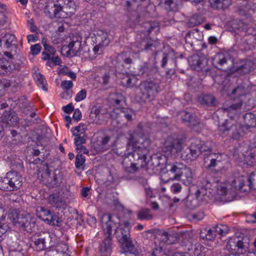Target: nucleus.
<instances>
[{"label": "nucleus", "mask_w": 256, "mask_h": 256, "mask_svg": "<svg viewBox=\"0 0 256 256\" xmlns=\"http://www.w3.org/2000/svg\"><path fill=\"white\" fill-rule=\"evenodd\" d=\"M150 140L130 134L128 138L126 152L122 164L124 171L134 174L148 164L146 156L148 152Z\"/></svg>", "instance_id": "1"}, {"label": "nucleus", "mask_w": 256, "mask_h": 256, "mask_svg": "<svg viewBox=\"0 0 256 256\" xmlns=\"http://www.w3.org/2000/svg\"><path fill=\"white\" fill-rule=\"evenodd\" d=\"M76 6L72 0H48L44 10V12L50 18H60L64 16L74 14Z\"/></svg>", "instance_id": "2"}, {"label": "nucleus", "mask_w": 256, "mask_h": 256, "mask_svg": "<svg viewBox=\"0 0 256 256\" xmlns=\"http://www.w3.org/2000/svg\"><path fill=\"white\" fill-rule=\"evenodd\" d=\"M102 228L104 232V238L100 246V252L102 256H109L112 249V226L118 225L114 217L111 216L109 214H104L100 219Z\"/></svg>", "instance_id": "3"}, {"label": "nucleus", "mask_w": 256, "mask_h": 256, "mask_svg": "<svg viewBox=\"0 0 256 256\" xmlns=\"http://www.w3.org/2000/svg\"><path fill=\"white\" fill-rule=\"evenodd\" d=\"M247 182L248 184H245V180L243 176L234 178L231 184L226 186H220L218 190V192L222 196L230 194L232 196L235 194L236 190H239L240 192L248 193L252 188V182L250 178L247 180Z\"/></svg>", "instance_id": "4"}, {"label": "nucleus", "mask_w": 256, "mask_h": 256, "mask_svg": "<svg viewBox=\"0 0 256 256\" xmlns=\"http://www.w3.org/2000/svg\"><path fill=\"white\" fill-rule=\"evenodd\" d=\"M10 220L16 226L21 228L28 232L34 230L36 218L29 214L12 210L8 214Z\"/></svg>", "instance_id": "5"}, {"label": "nucleus", "mask_w": 256, "mask_h": 256, "mask_svg": "<svg viewBox=\"0 0 256 256\" xmlns=\"http://www.w3.org/2000/svg\"><path fill=\"white\" fill-rule=\"evenodd\" d=\"M233 116L234 114H230ZM226 120L218 126L220 134L224 137L230 134V138L234 140H239L243 138L246 133L244 127L240 124H234L232 120Z\"/></svg>", "instance_id": "6"}, {"label": "nucleus", "mask_w": 256, "mask_h": 256, "mask_svg": "<svg viewBox=\"0 0 256 256\" xmlns=\"http://www.w3.org/2000/svg\"><path fill=\"white\" fill-rule=\"evenodd\" d=\"M22 185V176L16 170L8 172L4 178H0V190L12 192L20 189Z\"/></svg>", "instance_id": "7"}, {"label": "nucleus", "mask_w": 256, "mask_h": 256, "mask_svg": "<svg viewBox=\"0 0 256 256\" xmlns=\"http://www.w3.org/2000/svg\"><path fill=\"white\" fill-rule=\"evenodd\" d=\"M140 98L144 101L152 100L160 91L158 82L153 80H144L138 86Z\"/></svg>", "instance_id": "8"}, {"label": "nucleus", "mask_w": 256, "mask_h": 256, "mask_svg": "<svg viewBox=\"0 0 256 256\" xmlns=\"http://www.w3.org/2000/svg\"><path fill=\"white\" fill-rule=\"evenodd\" d=\"M246 90L243 84L238 86L232 90V96H234V98H237L238 99V102L228 107L224 108V112H226L230 118L232 117L231 114H236L238 110L241 108L244 100L242 98L246 96Z\"/></svg>", "instance_id": "9"}, {"label": "nucleus", "mask_w": 256, "mask_h": 256, "mask_svg": "<svg viewBox=\"0 0 256 256\" xmlns=\"http://www.w3.org/2000/svg\"><path fill=\"white\" fill-rule=\"evenodd\" d=\"M184 140L176 136H168L165 141L162 150L168 156H175L182 150Z\"/></svg>", "instance_id": "10"}, {"label": "nucleus", "mask_w": 256, "mask_h": 256, "mask_svg": "<svg viewBox=\"0 0 256 256\" xmlns=\"http://www.w3.org/2000/svg\"><path fill=\"white\" fill-rule=\"evenodd\" d=\"M184 164L180 162H175L166 166V172L163 173L160 176V180L164 183L169 180H179L182 177Z\"/></svg>", "instance_id": "11"}, {"label": "nucleus", "mask_w": 256, "mask_h": 256, "mask_svg": "<svg viewBox=\"0 0 256 256\" xmlns=\"http://www.w3.org/2000/svg\"><path fill=\"white\" fill-rule=\"evenodd\" d=\"M248 238L244 237L233 236L228 240L226 244V248L230 250L240 251L242 252L243 251H246V250L248 248V242H246Z\"/></svg>", "instance_id": "12"}, {"label": "nucleus", "mask_w": 256, "mask_h": 256, "mask_svg": "<svg viewBox=\"0 0 256 256\" xmlns=\"http://www.w3.org/2000/svg\"><path fill=\"white\" fill-rule=\"evenodd\" d=\"M96 45L93 48L95 54L100 55L103 52L105 47L109 44L110 40L107 32L100 31L95 36Z\"/></svg>", "instance_id": "13"}, {"label": "nucleus", "mask_w": 256, "mask_h": 256, "mask_svg": "<svg viewBox=\"0 0 256 256\" xmlns=\"http://www.w3.org/2000/svg\"><path fill=\"white\" fill-rule=\"evenodd\" d=\"M81 38L80 36H73L68 45H64L62 50L66 52V55L72 57L76 54L81 49Z\"/></svg>", "instance_id": "14"}, {"label": "nucleus", "mask_w": 256, "mask_h": 256, "mask_svg": "<svg viewBox=\"0 0 256 256\" xmlns=\"http://www.w3.org/2000/svg\"><path fill=\"white\" fill-rule=\"evenodd\" d=\"M182 158L187 162H191L196 160L198 156V144L196 142H192L191 144L186 148L182 146L181 150Z\"/></svg>", "instance_id": "15"}, {"label": "nucleus", "mask_w": 256, "mask_h": 256, "mask_svg": "<svg viewBox=\"0 0 256 256\" xmlns=\"http://www.w3.org/2000/svg\"><path fill=\"white\" fill-rule=\"evenodd\" d=\"M229 62L232 60L228 54L218 53L212 58V62L214 66L223 71L229 68Z\"/></svg>", "instance_id": "16"}, {"label": "nucleus", "mask_w": 256, "mask_h": 256, "mask_svg": "<svg viewBox=\"0 0 256 256\" xmlns=\"http://www.w3.org/2000/svg\"><path fill=\"white\" fill-rule=\"evenodd\" d=\"M110 216H111L114 217V220L118 223V225L116 226H112V228H114L116 229L114 233L116 236V238L119 243L121 244L128 240H130L131 238L129 230L128 228L124 229L122 227L120 228V220L118 217L112 214H110Z\"/></svg>", "instance_id": "17"}, {"label": "nucleus", "mask_w": 256, "mask_h": 256, "mask_svg": "<svg viewBox=\"0 0 256 256\" xmlns=\"http://www.w3.org/2000/svg\"><path fill=\"white\" fill-rule=\"evenodd\" d=\"M188 63L194 70L200 71L207 64L208 60L204 56L194 54L188 58Z\"/></svg>", "instance_id": "18"}, {"label": "nucleus", "mask_w": 256, "mask_h": 256, "mask_svg": "<svg viewBox=\"0 0 256 256\" xmlns=\"http://www.w3.org/2000/svg\"><path fill=\"white\" fill-rule=\"evenodd\" d=\"M121 252L123 254H130L136 256H138L140 253V250L138 248L136 244H134L132 238L120 244Z\"/></svg>", "instance_id": "19"}, {"label": "nucleus", "mask_w": 256, "mask_h": 256, "mask_svg": "<svg viewBox=\"0 0 256 256\" xmlns=\"http://www.w3.org/2000/svg\"><path fill=\"white\" fill-rule=\"evenodd\" d=\"M47 200L48 204L56 208L64 209L66 206V201L59 192L51 194L48 197Z\"/></svg>", "instance_id": "20"}, {"label": "nucleus", "mask_w": 256, "mask_h": 256, "mask_svg": "<svg viewBox=\"0 0 256 256\" xmlns=\"http://www.w3.org/2000/svg\"><path fill=\"white\" fill-rule=\"evenodd\" d=\"M160 46V42L158 40H148L145 42V44L142 50L154 56V62H156L155 56L158 52V48Z\"/></svg>", "instance_id": "21"}, {"label": "nucleus", "mask_w": 256, "mask_h": 256, "mask_svg": "<svg viewBox=\"0 0 256 256\" xmlns=\"http://www.w3.org/2000/svg\"><path fill=\"white\" fill-rule=\"evenodd\" d=\"M19 66L10 62L8 60L0 59V74L6 75L12 72L14 70L18 68Z\"/></svg>", "instance_id": "22"}, {"label": "nucleus", "mask_w": 256, "mask_h": 256, "mask_svg": "<svg viewBox=\"0 0 256 256\" xmlns=\"http://www.w3.org/2000/svg\"><path fill=\"white\" fill-rule=\"evenodd\" d=\"M180 116L182 121L189 127H193L200 123L199 120L196 116H194L186 111L180 112Z\"/></svg>", "instance_id": "23"}, {"label": "nucleus", "mask_w": 256, "mask_h": 256, "mask_svg": "<svg viewBox=\"0 0 256 256\" xmlns=\"http://www.w3.org/2000/svg\"><path fill=\"white\" fill-rule=\"evenodd\" d=\"M156 64V62H154L152 64L150 62L144 63L142 65L140 66L139 72L138 74H148L158 72V67Z\"/></svg>", "instance_id": "24"}, {"label": "nucleus", "mask_w": 256, "mask_h": 256, "mask_svg": "<svg viewBox=\"0 0 256 256\" xmlns=\"http://www.w3.org/2000/svg\"><path fill=\"white\" fill-rule=\"evenodd\" d=\"M3 42L2 46L6 49L16 48L17 47L16 38L14 34H6L2 38Z\"/></svg>", "instance_id": "25"}, {"label": "nucleus", "mask_w": 256, "mask_h": 256, "mask_svg": "<svg viewBox=\"0 0 256 256\" xmlns=\"http://www.w3.org/2000/svg\"><path fill=\"white\" fill-rule=\"evenodd\" d=\"M38 238H36V236H34L32 238V242L34 244V248L38 251H42L46 248V240L50 238L49 235L46 236H42L38 235Z\"/></svg>", "instance_id": "26"}, {"label": "nucleus", "mask_w": 256, "mask_h": 256, "mask_svg": "<svg viewBox=\"0 0 256 256\" xmlns=\"http://www.w3.org/2000/svg\"><path fill=\"white\" fill-rule=\"evenodd\" d=\"M210 6L215 10H224L231 4L230 0H209Z\"/></svg>", "instance_id": "27"}, {"label": "nucleus", "mask_w": 256, "mask_h": 256, "mask_svg": "<svg viewBox=\"0 0 256 256\" xmlns=\"http://www.w3.org/2000/svg\"><path fill=\"white\" fill-rule=\"evenodd\" d=\"M244 124L242 125L246 130L256 126V116L255 114L248 112L244 116Z\"/></svg>", "instance_id": "28"}, {"label": "nucleus", "mask_w": 256, "mask_h": 256, "mask_svg": "<svg viewBox=\"0 0 256 256\" xmlns=\"http://www.w3.org/2000/svg\"><path fill=\"white\" fill-rule=\"evenodd\" d=\"M16 101L18 108L24 113L27 114L32 108V106L29 104L26 97L24 96L20 97Z\"/></svg>", "instance_id": "29"}, {"label": "nucleus", "mask_w": 256, "mask_h": 256, "mask_svg": "<svg viewBox=\"0 0 256 256\" xmlns=\"http://www.w3.org/2000/svg\"><path fill=\"white\" fill-rule=\"evenodd\" d=\"M198 100L202 105L205 106H212L216 104V98L211 94H202L198 98Z\"/></svg>", "instance_id": "30"}, {"label": "nucleus", "mask_w": 256, "mask_h": 256, "mask_svg": "<svg viewBox=\"0 0 256 256\" xmlns=\"http://www.w3.org/2000/svg\"><path fill=\"white\" fill-rule=\"evenodd\" d=\"M60 86L62 90H65L62 94V98H71L72 94V91L70 89L74 86L73 82L71 80H62Z\"/></svg>", "instance_id": "31"}, {"label": "nucleus", "mask_w": 256, "mask_h": 256, "mask_svg": "<svg viewBox=\"0 0 256 256\" xmlns=\"http://www.w3.org/2000/svg\"><path fill=\"white\" fill-rule=\"evenodd\" d=\"M254 66L252 60H247L237 68V70L242 74H248L254 70Z\"/></svg>", "instance_id": "32"}, {"label": "nucleus", "mask_w": 256, "mask_h": 256, "mask_svg": "<svg viewBox=\"0 0 256 256\" xmlns=\"http://www.w3.org/2000/svg\"><path fill=\"white\" fill-rule=\"evenodd\" d=\"M185 184L188 185L190 184L193 180V176L190 169L186 166L183 170L182 174L180 178Z\"/></svg>", "instance_id": "33"}, {"label": "nucleus", "mask_w": 256, "mask_h": 256, "mask_svg": "<svg viewBox=\"0 0 256 256\" xmlns=\"http://www.w3.org/2000/svg\"><path fill=\"white\" fill-rule=\"evenodd\" d=\"M110 139V136H106L100 137L96 142V148L101 152H104L108 148V144Z\"/></svg>", "instance_id": "34"}, {"label": "nucleus", "mask_w": 256, "mask_h": 256, "mask_svg": "<svg viewBox=\"0 0 256 256\" xmlns=\"http://www.w3.org/2000/svg\"><path fill=\"white\" fill-rule=\"evenodd\" d=\"M153 216L148 208H142L138 212V219L143 220H149L152 218Z\"/></svg>", "instance_id": "35"}, {"label": "nucleus", "mask_w": 256, "mask_h": 256, "mask_svg": "<svg viewBox=\"0 0 256 256\" xmlns=\"http://www.w3.org/2000/svg\"><path fill=\"white\" fill-rule=\"evenodd\" d=\"M216 236V233L214 228L208 230L204 229L200 233V237L203 240H213Z\"/></svg>", "instance_id": "36"}, {"label": "nucleus", "mask_w": 256, "mask_h": 256, "mask_svg": "<svg viewBox=\"0 0 256 256\" xmlns=\"http://www.w3.org/2000/svg\"><path fill=\"white\" fill-rule=\"evenodd\" d=\"M34 78L36 82L37 85L44 90L47 91L46 88L47 82L43 75L40 73H36L34 74Z\"/></svg>", "instance_id": "37"}, {"label": "nucleus", "mask_w": 256, "mask_h": 256, "mask_svg": "<svg viewBox=\"0 0 256 256\" xmlns=\"http://www.w3.org/2000/svg\"><path fill=\"white\" fill-rule=\"evenodd\" d=\"M144 27L146 29L148 34L152 32H157L159 30L158 23L156 21H150L144 24Z\"/></svg>", "instance_id": "38"}, {"label": "nucleus", "mask_w": 256, "mask_h": 256, "mask_svg": "<svg viewBox=\"0 0 256 256\" xmlns=\"http://www.w3.org/2000/svg\"><path fill=\"white\" fill-rule=\"evenodd\" d=\"M134 114V112L129 108H122L120 110V113L118 114V116L116 117H124L128 120H132V116Z\"/></svg>", "instance_id": "39"}, {"label": "nucleus", "mask_w": 256, "mask_h": 256, "mask_svg": "<svg viewBox=\"0 0 256 256\" xmlns=\"http://www.w3.org/2000/svg\"><path fill=\"white\" fill-rule=\"evenodd\" d=\"M160 5L167 11L174 10L176 8L174 0H160Z\"/></svg>", "instance_id": "40"}, {"label": "nucleus", "mask_w": 256, "mask_h": 256, "mask_svg": "<svg viewBox=\"0 0 256 256\" xmlns=\"http://www.w3.org/2000/svg\"><path fill=\"white\" fill-rule=\"evenodd\" d=\"M214 229L216 234H218L221 236H225L229 231L228 227L226 225L224 224H217L214 228Z\"/></svg>", "instance_id": "41"}, {"label": "nucleus", "mask_w": 256, "mask_h": 256, "mask_svg": "<svg viewBox=\"0 0 256 256\" xmlns=\"http://www.w3.org/2000/svg\"><path fill=\"white\" fill-rule=\"evenodd\" d=\"M212 145L213 144L209 142H206L200 146H199L198 144V154L200 153L210 152H212Z\"/></svg>", "instance_id": "42"}, {"label": "nucleus", "mask_w": 256, "mask_h": 256, "mask_svg": "<svg viewBox=\"0 0 256 256\" xmlns=\"http://www.w3.org/2000/svg\"><path fill=\"white\" fill-rule=\"evenodd\" d=\"M86 130V125L83 123H80L78 126L72 128L71 131L73 136H77L84 134Z\"/></svg>", "instance_id": "43"}, {"label": "nucleus", "mask_w": 256, "mask_h": 256, "mask_svg": "<svg viewBox=\"0 0 256 256\" xmlns=\"http://www.w3.org/2000/svg\"><path fill=\"white\" fill-rule=\"evenodd\" d=\"M124 99V96L122 94L118 93L112 94L110 96L111 102L116 105H120Z\"/></svg>", "instance_id": "44"}, {"label": "nucleus", "mask_w": 256, "mask_h": 256, "mask_svg": "<svg viewBox=\"0 0 256 256\" xmlns=\"http://www.w3.org/2000/svg\"><path fill=\"white\" fill-rule=\"evenodd\" d=\"M48 224L54 226H59L62 222L60 218L56 215L52 214L49 219H45Z\"/></svg>", "instance_id": "45"}, {"label": "nucleus", "mask_w": 256, "mask_h": 256, "mask_svg": "<svg viewBox=\"0 0 256 256\" xmlns=\"http://www.w3.org/2000/svg\"><path fill=\"white\" fill-rule=\"evenodd\" d=\"M52 212L50 210L45 209L44 207H41L40 209V218L44 222H47L45 219H49L52 214Z\"/></svg>", "instance_id": "46"}, {"label": "nucleus", "mask_w": 256, "mask_h": 256, "mask_svg": "<svg viewBox=\"0 0 256 256\" xmlns=\"http://www.w3.org/2000/svg\"><path fill=\"white\" fill-rule=\"evenodd\" d=\"M214 157V156H213L211 154H210L208 155V156L205 157L204 158V163L207 162L208 160L210 161V164L208 165V168H214L218 164V162L216 161Z\"/></svg>", "instance_id": "47"}, {"label": "nucleus", "mask_w": 256, "mask_h": 256, "mask_svg": "<svg viewBox=\"0 0 256 256\" xmlns=\"http://www.w3.org/2000/svg\"><path fill=\"white\" fill-rule=\"evenodd\" d=\"M6 121L8 123L12 124H17L19 121V118L15 112H12L6 116Z\"/></svg>", "instance_id": "48"}, {"label": "nucleus", "mask_w": 256, "mask_h": 256, "mask_svg": "<svg viewBox=\"0 0 256 256\" xmlns=\"http://www.w3.org/2000/svg\"><path fill=\"white\" fill-rule=\"evenodd\" d=\"M84 156L82 154H78L76 156L75 166L77 168H80L85 162Z\"/></svg>", "instance_id": "49"}, {"label": "nucleus", "mask_w": 256, "mask_h": 256, "mask_svg": "<svg viewBox=\"0 0 256 256\" xmlns=\"http://www.w3.org/2000/svg\"><path fill=\"white\" fill-rule=\"evenodd\" d=\"M204 216V214L203 212H198L190 215L192 220L194 222H197L202 220Z\"/></svg>", "instance_id": "50"}, {"label": "nucleus", "mask_w": 256, "mask_h": 256, "mask_svg": "<svg viewBox=\"0 0 256 256\" xmlns=\"http://www.w3.org/2000/svg\"><path fill=\"white\" fill-rule=\"evenodd\" d=\"M86 94L87 92L85 89L81 90L76 94L74 98L75 100L78 102L84 100L86 96Z\"/></svg>", "instance_id": "51"}, {"label": "nucleus", "mask_w": 256, "mask_h": 256, "mask_svg": "<svg viewBox=\"0 0 256 256\" xmlns=\"http://www.w3.org/2000/svg\"><path fill=\"white\" fill-rule=\"evenodd\" d=\"M110 78V72H106L104 73L102 76L99 78L98 81L101 84L103 85H106L108 83Z\"/></svg>", "instance_id": "52"}, {"label": "nucleus", "mask_w": 256, "mask_h": 256, "mask_svg": "<svg viewBox=\"0 0 256 256\" xmlns=\"http://www.w3.org/2000/svg\"><path fill=\"white\" fill-rule=\"evenodd\" d=\"M75 138L74 139V143L76 146L82 145L86 142V140L84 137V136H80V134H78L77 136H74Z\"/></svg>", "instance_id": "53"}, {"label": "nucleus", "mask_w": 256, "mask_h": 256, "mask_svg": "<svg viewBox=\"0 0 256 256\" xmlns=\"http://www.w3.org/2000/svg\"><path fill=\"white\" fill-rule=\"evenodd\" d=\"M243 30L245 31L246 34L252 35L253 39L256 41V32L254 33V30L252 27L244 26Z\"/></svg>", "instance_id": "54"}, {"label": "nucleus", "mask_w": 256, "mask_h": 256, "mask_svg": "<svg viewBox=\"0 0 256 256\" xmlns=\"http://www.w3.org/2000/svg\"><path fill=\"white\" fill-rule=\"evenodd\" d=\"M41 48L39 44H35L30 46V52L32 55H37L40 52Z\"/></svg>", "instance_id": "55"}, {"label": "nucleus", "mask_w": 256, "mask_h": 256, "mask_svg": "<svg viewBox=\"0 0 256 256\" xmlns=\"http://www.w3.org/2000/svg\"><path fill=\"white\" fill-rule=\"evenodd\" d=\"M118 59H122L126 64H130L132 62V59L130 57H126V54L122 53L118 55Z\"/></svg>", "instance_id": "56"}, {"label": "nucleus", "mask_w": 256, "mask_h": 256, "mask_svg": "<svg viewBox=\"0 0 256 256\" xmlns=\"http://www.w3.org/2000/svg\"><path fill=\"white\" fill-rule=\"evenodd\" d=\"M168 62V54L166 53H164L162 54V58L160 61V66L162 68L166 67Z\"/></svg>", "instance_id": "57"}, {"label": "nucleus", "mask_w": 256, "mask_h": 256, "mask_svg": "<svg viewBox=\"0 0 256 256\" xmlns=\"http://www.w3.org/2000/svg\"><path fill=\"white\" fill-rule=\"evenodd\" d=\"M171 191L174 194L180 192L182 190V186L179 183H175L170 186Z\"/></svg>", "instance_id": "58"}, {"label": "nucleus", "mask_w": 256, "mask_h": 256, "mask_svg": "<svg viewBox=\"0 0 256 256\" xmlns=\"http://www.w3.org/2000/svg\"><path fill=\"white\" fill-rule=\"evenodd\" d=\"M244 156L246 160H248L251 162H253L256 160V154L254 152H250L246 156L244 155Z\"/></svg>", "instance_id": "59"}, {"label": "nucleus", "mask_w": 256, "mask_h": 256, "mask_svg": "<svg viewBox=\"0 0 256 256\" xmlns=\"http://www.w3.org/2000/svg\"><path fill=\"white\" fill-rule=\"evenodd\" d=\"M44 46L45 50L47 52L50 54L52 55H54L55 54L56 50L52 46L44 43Z\"/></svg>", "instance_id": "60"}, {"label": "nucleus", "mask_w": 256, "mask_h": 256, "mask_svg": "<svg viewBox=\"0 0 256 256\" xmlns=\"http://www.w3.org/2000/svg\"><path fill=\"white\" fill-rule=\"evenodd\" d=\"M162 252V248L160 246H156L152 252V256H160Z\"/></svg>", "instance_id": "61"}, {"label": "nucleus", "mask_w": 256, "mask_h": 256, "mask_svg": "<svg viewBox=\"0 0 256 256\" xmlns=\"http://www.w3.org/2000/svg\"><path fill=\"white\" fill-rule=\"evenodd\" d=\"M89 120L90 122L92 124H98L100 123L98 116L94 115L91 113H90V114Z\"/></svg>", "instance_id": "62"}, {"label": "nucleus", "mask_w": 256, "mask_h": 256, "mask_svg": "<svg viewBox=\"0 0 256 256\" xmlns=\"http://www.w3.org/2000/svg\"><path fill=\"white\" fill-rule=\"evenodd\" d=\"M82 118V114L78 108L74 110L72 118L76 122L80 120Z\"/></svg>", "instance_id": "63"}, {"label": "nucleus", "mask_w": 256, "mask_h": 256, "mask_svg": "<svg viewBox=\"0 0 256 256\" xmlns=\"http://www.w3.org/2000/svg\"><path fill=\"white\" fill-rule=\"evenodd\" d=\"M62 109L64 112L70 114L74 110V106L72 104H70L66 106H63Z\"/></svg>", "instance_id": "64"}]
</instances>
